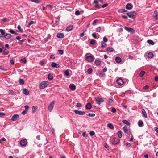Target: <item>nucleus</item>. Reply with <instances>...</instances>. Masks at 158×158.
Masks as SVG:
<instances>
[{"label": "nucleus", "mask_w": 158, "mask_h": 158, "mask_svg": "<svg viewBox=\"0 0 158 158\" xmlns=\"http://www.w3.org/2000/svg\"><path fill=\"white\" fill-rule=\"evenodd\" d=\"M49 84L48 81H44L41 82L39 85V88L40 89H44Z\"/></svg>", "instance_id": "1"}, {"label": "nucleus", "mask_w": 158, "mask_h": 158, "mask_svg": "<svg viewBox=\"0 0 158 158\" xmlns=\"http://www.w3.org/2000/svg\"><path fill=\"white\" fill-rule=\"evenodd\" d=\"M126 14L129 17L133 19L135 18L136 15V13L135 11H131L127 12Z\"/></svg>", "instance_id": "2"}, {"label": "nucleus", "mask_w": 158, "mask_h": 158, "mask_svg": "<svg viewBox=\"0 0 158 158\" xmlns=\"http://www.w3.org/2000/svg\"><path fill=\"white\" fill-rule=\"evenodd\" d=\"M94 59L95 58L93 56H89L86 57L85 60L89 62H92L94 61Z\"/></svg>", "instance_id": "3"}, {"label": "nucleus", "mask_w": 158, "mask_h": 158, "mask_svg": "<svg viewBox=\"0 0 158 158\" xmlns=\"http://www.w3.org/2000/svg\"><path fill=\"white\" fill-rule=\"evenodd\" d=\"M55 102L54 101H52L48 106V109L50 112H51L53 108Z\"/></svg>", "instance_id": "4"}, {"label": "nucleus", "mask_w": 158, "mask_h": 158, "mask_svg": "<svg viewBox=\"0 0 158 158\" xmlns=\"http://www.w3.org/2000/svg\"><path fill=\"white\" fill-rule=\"evenodd\" d=\"M120 141V140L118 138L115 137L112 139V143L113 145H116Z\"/></svg>", "instance_id": "5"}, {"label": "nucleus", "mask_w": 158, "mask_h": 158, "mask_svg": "<svg viewBox=\"0 0 158 158\" xmlns=\"http://www.w3.org/2000/svg\"><path fill=\"white\" fill-rule=\"evenodd\" d=\"M95 101L98 105H100L104 101V100L101 98L97 97L95 98Z\"/></svg>", "instance_id": "6"}, {"label": "nucleus", "mask_w": 158, "mask_h": 158, "mask_svg": "<svg viewBox=\"0 0 158 158\" xmlns=\"http://www.w3.org/2000/svg\"><path fill=\"white\" fill-rule=\"evenodd\" d=\"M27 143V141L26 139L22 140L20 142V144L22 146H25Z\"/></svg>", "instance_id": "7"}, {"label": "nucleus", "mask_w": 158, "mask_h": 158, "mask_svg": "<svg viewBox=\"0 0 158 158\" xmlns=\"http://www.w3.org/2000/svg\"><path fill=\"white\" fill-rule=\"evenodd\" d=\"M124 28L126 31L131 33H134L135 32V31L133 28L128 27H125Z\"/></svg>", "instance_id": "8"}, {"label": "nucleus", "mask_w": 158, "mask_h": 158, "mask_svg": "<svg viewBox=\"0 0 158 158\" xmlns=\"http://www.w3.org/2000/svg\"><path fill=\"white\" fill-rule=\"evenodd\" d=\"M123 129L126 133L129 135H130L131 133L130 130L129 129H128L126 126H124L123 128Z\"/></svg>", "instance_id": "9"}, {"label": "nucleus", "mask_w": 158, "mask_h": 158, "mask_svg": "<svg viewBox=\"0 0 158 158\" xmlns=\"http://www.w3.org/2000/svg\"><path fill=\"white\" fill-rule=\"evenodd\" d=\"M74 112L76 114L80 115H83L85 114V112L84 111H82L77 110H75Z\"/></svg>", "instance_id": "10"}, {"label": "nucleus", "mask_w": 158, "mask_h": 158, "mask_svg": "<svg viewBox=\"0 0 158 158\" xmlns=\"http://www.w3.org/2000/svg\"><path fill=\"white\" fill-rule=\"evenodd\" d=\"M19 117V115L18 114H14L11 117V119L12 121H15Z\"/></svg>", "instance_id": "11"}, {"label": "nucleus", "mask_w": 158, "mask_h": 158, "mask_svg": "<svg viewBox=\"0 0 158 158\" xmlns=\"http://www.w3.org/2000/svg\"><path fill=\"white\" fill-rule=\"evenodd\" d=\"M132 6L130 3H128L125 6V8L126 9L128 10H131L132 8Z\"/></svg>", "instance_id": "12"}, {"label": "nucleus", "mask_w": 158, "mask_h": 158, "mask_svg": "<svg viewBox=\"0 0 158 158\" xmlns=\"http://www.w3.org/2000/svg\"><path fill=\"white\" fill-rule=\"evenodd\" d=\"M117 84L119 85H122L123 83V80L121 78L118 79L117 80Z\"/></svg>", "instance_id": "13"}, {"label": "nucleus", "mask_w": 158, "mask_h": 158, "mask_svg": "<svg viewBox=\"0 0 158 158\" xmlns=\"http://www.w3.org/2000/svg\"><path fill=\"white\" fill-rule=\"evenodd\" d=\"M142 115L143 117H144L145 118L147 117V113H146L145 110L144 109H142Z\"/></svg>", "instance_id": "14"}, {"label": "nucleus", "mask_w": 158, "mask_h": 158, "mask_svg": "<svg viewBox=\"0 0 158 158\" xmlns=\"http://www.w3.org/2000/svg\"><path fill=\"white\" fill-rule=\"evenodd\" d=\"M69 87L70 89L72 90H74L76 89V86L73 84H71L69 85Z\"/></svg>", "instance_id": "15"}, {"label": "nucleus", "mask_w": 158, "mask_h": 158, "mask_svg": "<svg viewBox=\"0 0 158 158\" xmlns=\"http://www.w3.org/2000/svg\"><path fill=\"white\" fill-rule=\"evenodd\" d=\"M12 36V35L9 33H6L4 35V38L6 39H9Z\"/></svg>", "instance_id": "16"}, {"label": "nucleus", "mask_w": 158, "mask_h": 158, "mask_svg": "<svg viewBox=\"0 0 158 158\" xmlns=\"http://www.w3.org/2000/svg\"><path fill=\"white\" fill-rule=\"evenodd\" d=\"M23 93L25 95H27L29 94V91L26 88L23 89Z\"/></svg>", "instance_id": "17"}, {"label": "nucleus", "mask_w": 158, "mask_h": 158, "mask_svg": "<svg viewBox=\"0 0 158 158\" xmlns=\"http://www.w3.org/2000/svg\"><path fill=\"white\" fill-rule=\"evenodd\" d=\"M57 37L60 39H62L64 37V34L62 33H58L57 35Z\"/></svg>", "instance_id": "18"}, {"label": "nucleus", "mask_w": 158, "mask_h": 158, "mask_svg": "<svg viewBox=\"0 0 158 158\" xmlns=\"http://www.w3.org/2000/svg\"><path fill=\"white\" fill-rule=\"evenodd\" d=\"M92 105L90 103H88L85 106V108L88 110H89L91 109Z\"/></svg>", "instance_id": "19"}, {"label": "nucleus", "mask_w": 158, "mask_h": 158, "mask_svg": "<svg viewBox=\"0 0 158 158\" xmlns=\"http://www.w3.org/2000/svg\"><path fill=\"white\" fill-rule=\"evenodd\" d=\"M73 28V25H70L66 29V30L67 31H69L71 30Z\"/></svg>", "instance_id": "20"}, {"label": "nucleus", "mask_w": 158, "mask_h": 158, "mask_svg": "<svg viewBox=\"0 0 158 158\" xmlns=\"http://www.w3.org/2000/svg\"><path fill=\"white\" fill-rule=\"evenodd\" d=\"M115 60L117 63H119L121 62V59L120 57H116L115 58Z\"/></svg>", "instance_id": "21"}, {"label": "nucleus", "mask_w": 158, "mask_h": 158, "mask_svg": "<svg viewBox=\"0 0 158 158\" xmlns=\"http://www.w3.org/2000/svg\"><path fill=\"white\" fill-rule=\"evenodd\" d=\"M138 125L139 127H142L143 126V121L140 120L138 122Z\"/></svg>", "instance_id": "22"}, {"label": "nucleus", "mask_w": 158, "mask_h": 158, "mask_svg": "<svg viewBox=\"0 0 158 158\" xmlns=\"http://www.w3.org/2000/svg\"><path fill=\"white\" fill-rule=\"evenodd\" d=\"M107 127L111 129H114V126L111 123H108L107 124Z\"/></svg>", "instance_id": "23"}, {"label": "nucleus", "mask_w": 158, "mask_h": 158, "mask_svg": "<svg viewBox=\"0 0 158 158\" xmlns=\"http://www.w3.org/2000/svg\"><path fill=\"white\" fill-rule=\"evenodd\" d=\"M122 122L124 124H125L126 125H127V126H129L130 125V123L128 121H127L124 120L122 121Z\"/></svg>", "instance_id": "24"}, {"label": "nucleus", "mask_w": 158, "mask_h": 158, "mask_svg": "<svg viewBox=\"0 0 158 158\" xmlns=\"http://www.w3.org/2000/svg\"><path fill=\"white\" fill-rule=\"evenodd\" d=\"M153 55L152 52H150L148 53V57L149 58H151L153 56Z\"/></svg>", "instance_id": "25"}, {"label": "nucleus", "mask_w": 158, "mask_h": 158, "mask_svg": "<svg viewBox=\"0 0 158 158\" xmlns=\"http://www.w3.org/2000/svg\"><path fill=\"white\" fill-rule=\"evenodd\" d=\"M117 135L118 137L121 138L122 136V133L121 131H119L118 132Z\"/></svg>", "instance_id": "26"}, {"label": "nucleus", "mask_w": 158, "mask_h": 158, "mask_svg": "<svg viewBox=\"0 0 158 158\" xmlns=\"http://www.w3.org/2000/svg\"><path fill=\"white\" fill-rule=\"evenodd\" d=\"M127 11L124 9H120L118 11V12L120 13H124Z\"/></svg>", "instance_id": "27"}, {"label": "nucleus", "mask_w": 158, "mask_h": 158, "mask_svg": "<svg viewBox=\"0 0 158 158\" xmlns=\"http://www.w3.org/2000/svg\"><path fill=\"white\" fill-rule=\"evenodd\" d=\"M94 63L96 65L98 66L101 64V61L99 60H96L94 61Z\"/></svg>", "instance_id": "28"}, {"label": "nucleus", "mask_w": 158, "mask_h": 158, "mask_svg": "<svg viewBox=\"0 0 158 158\" xmlns=\"http://www.w3.org/2000/svg\"><path fill=\"white\" fill-rule=\"evenodd\" d=\"M147 42L148 43L152 45H154V42L152 40H148Z\"/></svg>", "instance_id": "29"}, {"label": "nucleus", "mask_w": 158, "mask_h": 158, "mask_svg": "<svg viewBox=\"0 0 158 158\" xmlns=\"http://www.w3.org/2000/svg\"><path fill=\"white\" fill-rule=\"evenodd\" d=\"M48 78L49 80H52L53 79L52 74H49L48 75Z\"/></svg>", "instance_id": "30"}, {"label": "nucleus", "mask_w": 158, "mask_h": 158, "mask_svg": "<svg viewBox=\"0 0 158 158\" xmlns=\"http://www.w3.org/2000/svg\"><path fill=\"white\" fill-rule=\"evenodd\" d=\"M9 49H8V50H6V51L3 50V54L5 55H6L7 54H8L9 52Z\"/></svg>", "instance_id": "31"}, {"label": "nucleus", "mask_w": 158, "mask_h": 158, "mask_svg": "<svg viewBox=\"0 0 158 158\" xmlns=\"http://www.w3.org/2000/svg\"><path fill=\"white\" fill-rule=\"evenodd\" d=\"M101 47L102 48L106 47L107 45L103 41L101 42Z\"/></svg>", "instance_id": "32"}, {"label": "nucleus", "mask_w": 158, "mask_h": 158, "mask_svg": "<svg viewBox=\"0 0 158 158\" xmlns=\"http://www.w3.org/2000/svg\"><path fill=\"white\" fill-rule=\"evenodd\" d=\"M37 109V107L36 106H33L32 107V110L33 113L35 112L36 109Z\"/></svg>", "instance_id": "33"}, {"label": "nucleus", "mask_w": 158, "mask_h": 158, "mask_svg": "<svg viewBox=\"0 0 158 158\" xmlns=\"http://www.w3.org/2000/svg\"><path fill=\"white\" fill-rule=\"evenodd\" d=\"M145 73V72L144 71H142L140 72L139 74V76L140 77H143Z\"/></svg>", "instance_id": "34"}, {"label": "nucleus", "mask_w": 158, "mask_h": 158, "mask_svg": "<svg viewBox=\"0 0 158 158\" xmlns=\"http://www.w3.org/2000/svg\"><path fill=\"white\" fill-rule=\"evenodd\" d=\"M107 51L108 52H113L114 51V49L112 47H109L107 48Z\"/></svg>", "instance_id": "35"}, {"label": "nucleus", "mask_w": 158, "mask_h": 158, "mask_svg": "<svg viewBox=\"0 0 158 158\" xmlns=\"http://www.w3.org/2000/svg\"><path fill=\"white\" fill-rule=\"evenodd\" d=\"M10 32L12 34H15L16 35H17L18 34L17 33H16L13 30L11 29H10Z\"/></svg>", "instance_id": "36"}, {"label": "nucleus", "mask_w": 158, "mask_h": 158, "mask_svg": "<svg viewBox=\"0 0 158 158\" xmlns=\"http://www.w3.org/2000/svg\"><path fill=\"white\" fill-rule=\"evenodd\" d=\"M30 1L32 2H35L36 3H39L40 2L39 0H30Z\"/></svg>", "instance_id": "37"}, {"label": "nucleus", "mask_w": 158, "mask_h": 158, "mask_svg": "<svg viewBox=\"0 0 158 158\" xmlns=\"http://www.w3.org/2000/svg\"><path fill=\"white\" fill-rule=\"evenodd\" d=\"M19 82V84L21 85H23L24 84V81L23 79H20Z\"/></svg>", "instance_id": "38"}, {"label": "nucleus", "mask_w": 158, "mask_h": 158, "mask_svg": "<svg viewBox=\"0 0 158 158\" xmlns=\"http://www.w3.org/2000/svg\"><path fill=\"white\" fill-rule=\"evenodd\" d=\"M92 71L93 70L91 68H89L87 70V73L89 74H91L92 72Z\"/></svg>", "instance_id": "39"}, {"label": "nucleus", "mask_w": 158, "mask_h": 158, "mask_svg": "<svg viewBox=\"0 0 158 158\" xmlns=\"http://www.w3.org/2000/svg\"><path fill=\"white\" fill-rule=\"evenodd\" d=\"M51 65L52 67V68H56V64L53 62L51 64Z\"/></svg>", "instance_id": "40"}, {"label": "nucleus", "mask_w": 158, "mask_h": 158, "mask_svg": "<svg viewBox=\"0 0 158 158\" xmlns=\"http://www.w3.org/2000/svg\"><path fill=\"white\" fill-rule=\"evenodd\" d=\"M154 13H155L156 14V15L155 16V19L156 20H158V14H156L157 11H154Z\"/></svg>", "instance_id": "41"}, {"label": "nucleus", "mask_w": 158, "mask_h": 158, "mask_svg": "<svg viewBox=\"0 0 158 158\" xmlns=\"http://www.w3.org/2000/svg\"><path fill=\"white\" fill-rule=\"evenodd\" d=\"M64 73L65 75L66 76H68L69 75V72L67 70H66L65 71Z\"/></svg>", "instance_id": "42"}, {"label": "nucleus", "mask_w": 158, "mask_h": 158, "mask_svg": "<svg viewBox=\"0 0 158 158\" xmlns=\"http://www.w3.org/2000/svg\"><path fill=\"white\" fill-rule=\"evenodd\" d=\"M28 110H23L22 112V114L24 115L25 114H26Z\"/></svg>", "instance_id": "43"}, {"label": "nucleus", "mask_w": 158, "mask_h": 158, "mask_svg": "<svg viewBox=\"0 0 158 158\" xmlns=\"http://www.w3.org/2000/svg\"><path fill=\"white\" fill-rule=\"evenodd\" d=\"M98 22V20L97 19H95L94 20L92 23L93 25H95L96 23Z\"/></svg>", "instance_id": "44"}, {"label": "nucleus", "mask_w": 158, "mask_h": 158, "mask_svg": "<svg viewBox=\"0 0 158 158\" xmlns=\"http://www.w3.org/2000/svg\"><path fill=\"white\" fill-rule=\"evenodd\" d=\"M87 115L91 117H94L95 116V114L94 113H89Z\"/></svg>", "instance_id": "45"}, {"label": "nucleus", "mask_w": 158, "mask_h": 158, "mask_svg": "<svg viewBox=\"0 0 158 158\" xmlns=\"http://www.w3.org/2000/svg\"><path fill=\"white\" fill-rule=\"evenodd\" d=\"M96 41L94 40H92L90 41V44L92 45L94 44L96 42Z\"/></svg>", "instance_id": "46"}, {"label": "nucleus", "mask_w": 158, "mask_h": 158, "mask_svg": "<svg viewBox=\"0 0 158 158\" xmlns=\"http://www.w3.org/2000/svg\"><path fill=\"white\" fill-rule=\"evenodd\" d=\"M101 29V27H98L96 29V31L97 32H100Z\"/></svg>", "instance_id": "47"}, {"label": "nucleus", "mask_w": 158, "mask_h": 158, "mask_svg": "<svg viewBox=\"0 0 158 158\" xmlns=\"http://www.w3.org/2000/svg\"><path fill=\"white\" fill-rule=\"evenodd\" d=\"M20 60L24 63H26V60L25 58L21 59Z\"/></svg>", "instance_id": "48"}, {"label": "nucleus", "mask_w": 158, "mask_h": 158, "mask_svg": "<svg viewBox=\"0 0 158 158\" xmlns=\"http://www.w3.org/2000/svg\"><path fill=\"white\" fill-rule=\"evenodd\" d=\"M95 134V132L93 131H91L90 132V135L91 136H93Z\"/></svg>", "instance_id": "49"}, {"label": "nucleus", "mask_w": 158, "mask_h": 158, "mask_svg": "<svg viewBox=\"0 0 158 158\" xmlns=\"http://www.w3.org/2000/svg\"><path fill=\"white\" fill-rule=\"evenodd\" d=\"M34 23V21H31L28 24V25L27 26V27H29L31 25L33 24Z\"/></svg>", "instance_id": "50"}, {"label": "nucleus", "mask_w": 158, "mask_h": 158, "mask_svg": "<svg viewBox=\"0 0 158 158\" xmlns=\"http://www.w3.org/2000/svg\"><path fill=\"white\" fill-rule=\"evenodd\" d=\"M76 106L77 107H81L82 106L81 103H78L77 104Z\"/></svg>", "instance_id": "51"}, {"label": "nucleus", "mask_w": 158, "mask_h": 158, "mask_svg": "<svg viewBox=\"0 0 158 158\" xmlns=\"http://www.w3.org/2000/svg\"><path fill=\"white\" fill-rule=\"evenodd\" d=\"M126 147L127 148L130 147L131 146V144L130 143H128V142H127L126 143Z\"/></svg>", "instance_id": "52"}, {"label": "nucleus", "mask_w": 158, "mask_h": 158, "mask_svg": "<svg viewBox=\"0 0 158 158\" xmlns=\"http://www.w3.org/2000/svg\"><path fill=\"white\" fill-rule=\"evenodd\" d=\"M0 31L2 35H4L5 34L4 31L2 29H0Z\"/></svg>", "instance_id": "53"}, {"label": "nucleus", "mask_w": 158, "mask_h": 158, "mask_svg": "<svg viewBox=\"0 0 158 158\" xmlns=\"http://www.w3.org/2000/svg\"><path fill=\"white\" fill-rule=\"evenodd\" d=\"M58 51L59 52V54L60 55H62L63 53V52L62 50H58Z\"/></svg>", "instance_id": "54"}, {"label": "nucleus", "mask_w": 158, "mask_h": 158, "mask_svg": "<svg viewBox=\"0 0 158 158\" xmlns=\"http://www.w3.org/2000/svg\"><path fill=\"white\" fill-rule=\"evenodd\" d=\"M75 14L77 15H79L80 14V12L79 10H77L75 12Z\"/></svg>", "instance_id": "55"}, {"label": "nucleus", "mask_w": 158, "mask_h": 158, "mask_svg": "<svg viewBox=\"0 0 158 158\" xmlns=\"http://www.w3.org/2000/svg\"><path fill=\"white\" fill-rule=\"evenodd\" d=\"M108 41V39L107 38L104 37L103 38V42H106Z\"/></svg>", "instance_id": "56"}, {"label": "nucleus", "mask_w": 158, "mask_h": 158, "mask_svg": "<svg viewBox=\"0 0 158 158\" xmlns=\"http://www.w3.org/2000/svg\"><path fill=\"white\" fill-rule=\"evenodd\" d=\"M94 7L97 8H100L101 7V5L99 6L98 5L96 4L94 5Z\"/></svg>", "instance_id": "57"}, {"label": "nucleus", "mask_w": 158, "mask_h": 158, "mask_svg": "<svg viewBox=\"0 0 158 158\" xmlns=\"http://www.w3.org/2000/svg\"><path fill=\"white\" fill-rule=\"evenodd\" d=\"M149 87L147 85H145V86H144L143 87V89H144L147 90V89H148Z\"/></svg>", "instance_id": "58"}, {"label": "nucleus", "mask_w": 158, "mask_h": 158, "mask_svg": "<svg viewBox=\"0 0 158 158\" xmlns=\"http://www.w3.org/2000/svg\"><path fill=\"white\" fill-rule=\"evenodd\" d=\"M111 111L113 113H115L116 112V109L115 108H113L111 110Z\"/></svg>", "instance_id": "59"}, {"label": "nucleus", "mask_w": 158, "mask_h": 158, "mask_svg": "<svg viewBox=\"0 0 158 158\" xmlns=\"http://www.w3.org/2000/svg\"><path fill=\"white\" fill-rule=\"evenodd\" d=\"M92 35L94 38L95 39L97 38L96 35L94 33H93L92 34Z\"/></svg>", "instance_id": "60"}, {"label": "nucleus", "mask_w": 158, "mask_h": 158, "mask_svg": "<svg viewBox=\"0 0 158 158\" xmlns=\"http://www.w3.org/2000/svg\"><path fill=\"white\" fill-rule=\"evenodd\" d=\"M10 62L11 64L12 65H14V60L12 59H11L10 60Z\"/></svg>", "instance_id": "61"}, {"label": "nucleus", "mask_w": 158, "mask_h": 158, "mask_svg": "<svg viewBox=\"0 0 158 158\" xmlns=\"http://www.w3.org/2000/svg\"><path fill=\"white\" fill-rule=\"evenodd\" d=\"M5 115V114L3 112H0V117H2Z\"/></svg>", "instance_id": "62"}, {"label": "nucleus", "mask_w": 158, "mask_h": 158, "mask_svg": "<svg viewBox=\"0 0 158 158\" xmlns=\"http://www.w3.org/2000/svg\"><path fill=\"white\" fill-rule=\"evenodd\" d=\"M17 28L20 31L22 32V31L21 30V27L20 25H19L18 26Z\"/></svg>", "instance_id": "63"}, {"label": "nucleus", "mask_w": 158, "mask_h": 158, "mask_svg": "<svg viewBox=\"0 0 158 158\" xmlns=\"http://www.w3.org/2000/svg\"><path fill=\"white\" fill-rule=\"evenodd\" d=\"M82 135L85 137H87L88 136V135L86 134L85 132H83L82 133Z\"/></svg>", "instance_id": "64"}]
</instances>
